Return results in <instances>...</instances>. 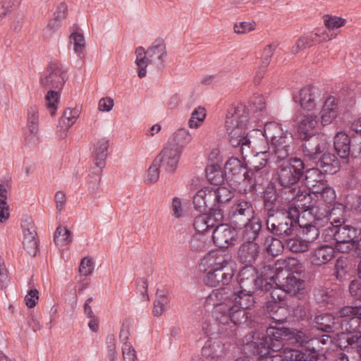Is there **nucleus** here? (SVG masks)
<instances>
[{
	"label": "nucleus",
	"mask_w": 361,
	"mask_h": 361,
	"mask_svg": "<svg viewBox=\"0 0 361 361\" xmlns=\"http://www.w3.org/2000/svg\"><path fill=\"white\" fill-rule=\"evenodd\" d=\"M288 302L285 295H280L272 291L271 299L264 305V311L271 319L266 331L259 329L247 333L243 338L242 350L244 353L250 355H260L263 356L268 354V341L271 339V328H281L287 322Z\"/></svg>",
	"instance_id": "1"
},
{
	"label": "nucleus",
	"mask_w": 361,
	"mask_h": 361,
	"mask_svg": "<svg viewBox=\"0 0 361 361\" xmlns=\"http://www.w3.org/2000/svg\"><path fill=\"white\" fill-rule=\"evenodd\" d=\"M223 288L214 290L208 297V300H213L214 310L212 316L214 323L211 325V330H216L212 334H216L221 338H233L236 335L237 326L245 325L248 327L251 314L249 309H242L231 305L230 303H224L227 297H224Z\"/></svg>",
	"instance_id": "2"
},
{
	"label": "nucleus",
	"mask_w": 361,
	"mask_h": 361,
	"mask_svg": "<svg viewBox=\"0 0 361 361\" xmlns=\"http://www.w3.org/2000/svg\"><path fill=\"white\" fill-rule=\"evenodd\" d=\"M263 216L268 231L274 236L284 238L293 235L299 224L300 212L294 204H286Z\"/></svg>",
	"instance_id": "3"
},
{
	"label": "nucleus",
	"mask_w": 361,
	"mask_h": 361,
	"mask_svg": "<svg viewBox=\"0 0 361 361\" xmlns=\"http://www.w3.org/2000/svg\"><path fill=\"white\" fill-rule=\"evenodd\" d=\"M227 119H231V123L234 126V129L229 133V142L245 159L252 153L249 133L243 132L249 121V112L245 105L239 104L232 107L228 112ZM228 122L227 120L226 123Z\"/></svg>",
	"instance_id": "4"
},
{
	"label": "nucleus",
	"mask_w": 361,
	"mask_h": 361,
	"mask_svg": "<svg viewBox=\"0 0 361 361\" xmlns=\"http://www.w3.org/2000/svg\"><path fill=\"white\" fill-rule=\"evenodd\" d=\"M67 80L66 70L61 64L52 61L49 63L44 76L39 79L42 87L49 90L45 97L46 105L52 116L56 114L60 97L59 92L56 90L62 89Z\"/></svg>",
	"instance_id": "5"
},
{
	"label": "nucleus",
	"mask_w": 361,
	"mask_h": 361,
	"mask_svg": "<svg viewBox=\"0 0 361 361\" xmlns=\"http://www.w3.org/2000/svg\"><path fill=\"white\" fill-rule=\"evenodd\" d=\"M305 146V159L314 164L325 174L334 175L341 169V161L338 157L329 152V144L325 140H313Z\"/></svg>",
	"instance_id": "6"
},
{
	"label": "nucleus",
	"mask_w": 361,
	"mask_h": 361,
	"mask_svg": "<svg viewBox=\"0 0 361 361\" xmlns=\"http://www.w3.org/2000/svg\"><path fill=\"white\" fill-rule=\"evenodd\" d=\"M305 274V269L302 264L298 260L290 262L283 269H281L276 276L279 289L284 293L302 299L307 296L306 282L302 279Z\"/></svg>",
	"instance_id": "7"
},
{
	"label": "nucleus",
	"mask_w": 361,
	"mask_h": 361,
	"mask_svg": "<svg viewBox=\"0 0 361 361\" xmlns=\"http://www.w3.org/2000/svg\"><path fill=\"white\" fill-rule=\"evenodd\" d=\"M304 161L298 157H290L278 166L276 182L288 194L298 187V184L305 173Z\"/></svg>",
	"instance_id": "8"
},
{
	"label": "nucleus",
	"mask_w": 361,
	"mask_h": 361,
	"mask_svg": "<svg viewBox=\"0 0 361 361\" xmlns=\"http://www.w3.org/2000/svg\"><path fill=\"white\" fill-rule=\"evenodd\" d=\"M271 154L269 151L257 152L254 159L244 171V182H246L250 191L257 190V187H262L269 179V169L267 165L271 163Z\"/></svg>",
	"instance_id": "9"
},
{
	"label": "nucleus",
	"mask_w": 361,
	"mask_h": 361,
	"mask_svg": "<svg viewBox=\"0 0 361 361\" xmlns=\"http://www.w3.org/2000/svg\"><path fill=\"white\" fill-rule=\"evenodd\" d=\"M135 54L137 75L139 78H142L146 76L148 63L155 65L157 68L164 67V58L166 56V45L162 39L158 38L147 51L142 47H137Z\"/></svg>",
	"instance_id": "10"
},
{
	"label": "nucleus",
	"mask_w": 361,
	"mask_h": 361,
	"mask_svg": "<svg viewBox=\"0 0 361 361\" xmlns=\"http://www.w3.org/2000/svg\"><path fill=\"white\" fill-rule=\"evenodd\" d=\"M334 149L343 164L348 163L350 157H361V135L338 132L334 137Z\"/></svg>",
	"instance_id": "11"
},
{
	"label": "nucleus",
	"mask_w": 361,
	"mask_h": 361,
	"mask_svg": "<svg viewBox=\"0 0 361 361\" xmlns=\"http://www.w3.org/2000/svg\"><path fill=\"white\" fill-rule=\"evenodd\" d=\"M269 332L271 333V339L267 342L268 354L271 349L274 351H279L282 349L284 341L298 344L300 346H304L310 341L309 337L303 331L286 326L281 328H271Z\"/></svg>",
	"instance_id": "12"
},
{
	"label": "nucleus",
	"mask_w": 361,
	"mask_h": 361,
	"mask_svg": "<svg viewBox=\"0 0 361 361\" xmlns=\"http://www.w3.org/2000/svg\"><path fill=\"white\" fill-rule=\"evenodd\" d=\"M276 183V182L270 180L263 190L262 196V216L272 213L276 209L286 206V204H280L279 200H284L287 202L288 193L282 187L277 188Z\"/></svg>",
	"instance_id": "13"
},
{
	"label": "nucleus",
	"mask_w": 361,
	"mask_h": 361,
	"mask_svg": "<svg viewBox=\"0 0 361 361\" xmlns=\"http://www.w3.org/2000/svg\"><path fill=\"white\" fill-rule=\"evenodd\" d=\"M344 210V205L341 203H335L334 207L328 206L324 203H318L316 202L308 209L304 211L302 214V219H307L314 224L322 225V223L327 221L329 217L334 215L341 214Z\"/></svg>",
	"instance_id": "14"
},
{
	"label": "nucleus",
	"mask_w": 361,
	"mask_h": 361,
	"mask_svg": "<svg viewBox=\"0 0 361 361\" xmlns=\"http://www.w3.org/2000/svg\"><path fill=\"white\" fill-rule=\"evenodd\" d=\"M254 214L255 211L251 202L239 199L230 207L228 212V220L231 225L240 229Z\"/></svg>",
	"instance_id": "15"
},
{
	"label": "nucleus",
	"mask_w": 361,
	"mask_h": 361,
	"mask_svg": "<svg viewBox=\"0 0 361 361\" xmlns=\"http://www.w3.org/2000/svg\"><path fill=\"white\" fill-rule=\"evenodd\" d=\"M336 317L338 323V329L353 334L357 322L361 317V305H343L336 310Z\"/></svg>",
	"instance_id": "16"
},
{
	"label": "nucleus",
	"mask_w": 361,
	"mask_h": 361,
	"mask_svg": "<svg viewBox=\"0 0 361 361\" xmlns=\"http://www.w3.org/2000/svg\"><path fill=\"white\" fill-rule=\"evenodd\" d=\"M317 124V116L313 114H307L298 122L296 135L301 140V148L302 153H305V146L307 143H311V140H322L319 135L316 133L315 127Z\"/></svg>",
	"instance_id": "17"
},
{
	"label": "nucleus",
	"mask_w": 361,
	"mask_h": 361,
	"mask_svg": "<svg viewBox=\"0 0 361 361\" xmlns=\"http://www.w3.org/2000/svg\"><path fill=\"white\" fill-rule=\"evenodd\" d=\"M236 284L233 287L248 293H256L258 281H260L258 269L255 266H244L238 271Z\"/></svg>",
	"instance_id": "18"
},
{
	"label": "nucleus",
	"mask_w": 361,
	"mask_h": 361,
	"mask_svg": "<svg viewBox=\"0 0 361 361\" xmlns=\"http://www.w3.org/2000/svg\"><path fill=\"white\" fill-rule=\"evenodd\" d=\"M212 240L219 248L228 249L238 243L236 228L227 224H219L212 231Z\"/></svg>",
	"instance_id": "19"
},
{
	"label": "nucleus",
	"mask_w": 361,
	"mask_h": 361,
	"mask_svg": "<svg viewBox=\"0 0 361 361\" xmlns=\"http://www.w3.org/2000/svg\"><path fill=\"white\" fill-rule=\"evenodd\" d=\"M293 99L298 102L304 110L311 111L322 102V91L314 85H308L302 87L298 95L293 97Z\"/></svg>",
	"instance_id": "20"
},
{
	"label": "nucleus",
	"mask_w": 361,
	"mask_h": 361,
	"mask_svg": "<svg viewBox=\"0 0 361 361\" xmlns=\"http://www.w3.org/2000/svg\"><path fill=\"white\" fill-rule=\"evenodd\" d=\"M213 259L212 267L228 273H235L236 263L229 249L219 248L209 253Z\"/></svg>",
	"instance_id": "21"
},
{
	"label": "nucleus",
	"mask_w": 361,
	"mask_h": 361,
	"mask_svg": "<svg viewBox=\"0 0 361 361\" xmlns=\"http://www.w3.org/2000/svg\"><path fill=\"white\" fill-rule=\"evenodd\" d=\"M336 243L335 247L338 251L348 250L347 245L354 239L357 238L360 234L359 230L350 225L345 224V220L340 219V223L337 224Z\"/></svg>",
	"instance_id": "22"
},
{
	"label": "nucleus",
	"mask_w": 361,
	"mask_h": 361,
	"mask_svg": "<svg viewBox=\"0 0 361 361\" xmlns=\"http://www.w3.org/2000/svg\"><path fill=\"white\" fill-rule=\"evenodd\" d=\"M180 157V153L165 145L160 153L155 157V164H158L166 171L173 173L177 169Z\"/></svg>",
	"instance_id": "23"
},
{
	"label": "nucleus",
	"mask_w": 361,
	"mask_h": 361,
	"mask_svg": "<svg viewBox=\"0 0 361 361\" xmlns=\"http://www.w3.org/2000/svg\"><path fill=\"white\" fill-rule=\"evenodd\" d=\"M255 293L245 292L242 289L233 287V293L230 296L227 297L226 300H223L224 303H230L237 307H241L242 309L251 310L256 303Z\"/></svg>",
	"instance_id": "24"
},
{
	"label": "nucleus",
	"mask_w": 361,
	"mask_h": 361,
	"mask_svg": "<svg viewBox=\"0 0 361 361\" xmlns=\"http://www.w3.org/2000/svg\"><path fill=\"white\" fill-rule=\"evenodd\" d=\"M243 161L236 157L229 158L225 164V176L226 180L234 182H240L241 180L244 181V171L249 166L250 161H245V159H243Z\"/></svg>",
	"instance_id": "25"
},
{
	"label": "nucleus",
	"mask_w": 361,
	"mask_h": 361,
	"mask_svg": "<svg viewBox=\"0 0 361 361\" xmlns=\"http://www.w3.org/2000/svg\"><path fill=\"white\" fill-rule=\"evenodd\" d=\"M289 193L290 195L288 194L287 195V204H290V202L295 200L298 204L295 207L302 211L300 215L315 202L312 197V194H314L312 190L308 188L301 189L300 187H297Z\"/></svg>",
	"instance_id": "26"
},
{
	"label": "nucleus",
	"mask_w": 361,
	"mask_h": 361,
	"mask_svg": "<svg viewBox=\"0 0 361 361\" xmlns=\"http://www.w3.org/2000/svg\"><path fill=\"white\" fill-rule=\"evenodd\" d=\"M259 254L260 246L256 242L245 240L238 250L239 262L245 266H254Z\"/></svg>",
	"instance_id": "27"
},
{
	"label": "nucleus",
	"mask_w": 361,
	"mask_h": 361,
	"mask_svg": "<svg viewBox=\"0 0 361 361\" xmlns=\"http://www.w3.org/2000/svg\"><path fill=\"white\" fill-rule=\"evenodd\" d=\"M109 146V140L106 138L100 139L96 145L94 159L96 168H93V170H96L95 173H97V177L94 180L95 185H98L101 179V172L106 164Z\"/></svg>",
	"instance_id": "28"
},
{
	"label": "nucleus",
	"mask_w": 361,
	"mask_h": 361,
	"mask_svg": "<svg viewBox=\"0 0 361 361\" xmlns=\"http://www.w3.org/2000/svg\"><path fill=\"white\" fill-rule=\"evenodd\" d=\"M314 326L326 333H334L339 331L336 311L334 313H323L314 319Z\"/></svg>",
	"instance_id": "29"
},
{
	"label": "nucleus",
	"mask_w": 361,
	"mask_h": 361,
	"mask_svg": "<svg viewBox=\"0 0 361 361\" xmlns=\"http://www.w3.org/2000/svg\"><path fill=\"white\" fill-rule=\"evenodd\" d=\"M233 276V273L226 272L212 267L204 276L203 281L206 286L210 287L224 286L230 283Z\"/></svg>",
	"instance_id": "30"
},
{
	"label": "nucleus",
	"mask_w": 361,
	"mask_h": 361,
	"mask_svg": "<svg viewBox=\"0 0 361 361\" xmlns=\"http://www.w3.org/2000/svg\"><path fill=\"white\" fill-rule=\"evenodd\" d=\"M192 137L186 128H179L173 133L165 144L182 154L185 147L192 141Z\"/></svg>",
	"instance_id": "31"
},
{
	"label": "nucleus",
	"mask_w": 361,
	"mask_h": 361,
	"mask_svg": "<svg viewBox=\"0 0 361 361\" xmlns=\"http://www.w3.org/2000/svg\"><path fill=\"white\" fill-rule=\"evenodd\" d=\"M209 187H204L199 190L193 196V207L200 213H207L209 210L214 208L212 197L211 196Z\"/></svg>",
	"instance_id": "32"
},
{
	"label": "nucleus",
	"mask_w": 361,
	"mask_h": 361,
	"mask_svg": "<svg viewBox=\"0 0 361 361\" xmlns=\"http://www.w3.org/2000/svg\"><path fill=\"white\" fill-rule=\"evenodd\" d=\"M224 346L219 341H207L201 351L202 361H218L223 355Z\"/></svg>",
	"instance_id": "33"
},
{
	"label": "nucleus",
	"mask_w": 361,
	"mask_h": 361,
	"mask_svg": "<svg viewBox=\"0 0 361 361\" xmlns=\"http://www.w3.org/2000/svg\"><path fill=\"white\" fill-rule=\"evenodd\" d=\"M242 228L243 230V238L246 241L255 242L259 238L262 228V221L259 216L253 215Z\"/></svg>",
	"instance_id": "34"
},
{
	"label": "nucleus",
	"mask_w": 361,
	"mask_h": 361,
	"mask_svg": "<svg viewBox=\"0 0 361 361\" xmlns=\"http://www.w3.org/2000/svg\"><path fill=\"white\" fill-rule=\"evenodd\" d=\"M314 299L321 306L331 309L336 302V296L332 289L322 286L315 287L313 290Z\"/></svg>",
	"instance_id": "35"
},
{
	"label": "nucleus",
	"mask_w": 361,
	"mask_h": 361,
	"mask_svg": "<svg viewBox=\"0 0 361 361\" xmlns=\"http://www.w3.org/2000/svg\"><path fill=\"white\" fill-rule=\"evenodd\" d=\"M214 207L221 208L224 204L229 202L233 197V192L224 186L209 187Z\"/></svg>",
	"instance_id": "36"
},
{
	"label": "nucleus",
	"mask_w": 361,
	"mask_h": 361,
	"mask_svg": "<svg viewBox=\"0 0 361 361\" xmlns=\"http://www.w3.org/2000/svg\"><path fill=\"white\" fill-rule=\"evenodd\" d=\"M286 249L294 253L305 252L308 250L309 245L305 239L298 235H289L284 238Z\"/></svg>",
	"instance_id": "37"
},
{
	"label": "nucleus",
	"mask_w": 361,
	"mask_h": 361,
	"mask_svg": "<svg viewBox=\"0 0 361 361\" xmlns=\"http://www.w3.org/2000/svg\"><path fill=\"white\" fill-rule=\"evenodd\" d=\"M334 250L329 245H322L314 251L312 257V262L317 266L326 264L334 257Z\"/></svg>",
	"instance_id": "38"
},
{
	"label": "nucleus",
	"mask_w": 361,
	"mask_h": 361,
	"mask_svg": "<svg viewBox=\"0 0 361 361\" xmlns=\"http://www.w3.org/2000/svg\"><path fill=\"white\" fill-rule=\"evenodd\" d=\"M285 239L274 235L268 236L265 239L266 252L272 257L280 255L286 249V245L283 243Z\"/></svg>",
	"instance_id": "39"
},
{
	"label": "nucleus",
	"mask_w": 361,
	"mask_h": 361,
	"mask_svg": "<svg viewBox=\"0 0 361 361\" xmlns=\"http://www.w3.org/2000/svg\"><path fill=\"white\" fill-rule=\"evenodd\" d=\"M308 295L292 307V314L297 321L308 320L311 317L310 304L307 300Z\"/></svg>",
	"instance_id": "40"
},
{
	"label": "nucleus",
	"mask_w": 361,
	"mask_h": 361,
	"mask_svg": "<svg viewBox=\"0 0 361 361\" xmlns=\"http://www.w3.org/2000/svg\"><path fill=\"white\" fill-rule=\"evenodd\" d=\"M206 178L214 185H218L224 182L225 173H224L221 166L218 164H211L205 168Z\"/></svg>",
	"instance_id": "41"
},
{
	"label": "nucleus",
	"mask_w": 361,
	"mask_h": 361,
	"mask_svg": "<svg viewBox=\"0 0 361 361\" xmlns=\"http://www.w3.org/2000/svg\"><path fill=\"white\" fill-rule=\"evenodd\" d=\"M298 226L302 229V233L305 235V240L309 244L310 242L315 240L319 235V227L322 225L314 224L311 221H307L305 223L302 222V219H300Z\"/></svg>",
	"instance_id": "42"
},
{
	"label": "nucleus",
	"mask_w": 361,
	"mask_h": 361,
	"mask_svg": "<svg viewBox=\"0 0 361 361\" xmlns=\"http://www.w3.org/2000/svg\"><path fill=\"white\" fill-rule=\"evenodd\" d=\"M38 108L37 106H32L27 110V126L30 130L28 137L35 140L38 132Z\"/></svg>",
	"instance_id": "43"
},
{
	"label": "nucleus",
	"mask_w": 361,
	"mask_h": 361,
	"mask_svg": "<svg viewBox=\"0 0 361 361\" xmlns=\"http://www.w3.org/2000/svg\"><path fill=\"white\" fill-rule=\"evenodd\" d=\"M284 132L281 124L276 122H268L264 125L263 135L269 145L283 135Z\"/></svg>",
	"instance_id": "44"
},
{
	"label": "nucleus",
	"mask_w": 361,
	"mask_h": 361,
	"mask_svg": "<svg viewBox=\"0 0 361 361\" xmlns=\"http://www.w3.org/2000/svg\"><path fill=\"white\" fill-rule=\"evenodd\" d=\"M322 175L324 174L317 166L307 169L304 173L305 184L307 188L313 190L317 186V183H322Z\"/></svg>",
	"instance_id": "45"
},
{
	"label": "nucleus",
	"mask_w": 361,
	"mask_h": 361,
	"mask_svg": "<svg viewBox=\"0 0 361 361\" xmlns=\"http://www.w3.org/2000/svg\"><path fill=\"white\" fill-rule=\"evenodd\" d=\"M207 216L208 217V219L206 220L209 226V230H214L217 225L223 224L224 211L222 208L214 207L207 212Z\"/></svg>",
	"instance_id": "46"
},
{
	"label": "nucleus",
	"mask_w": 361,
	"mask_h": 361,
	"mask_svg": "<svg viewBox=\"0 0 361 361\" xmlns=\"http://www.w3.org/2000/svg\"><path fill=\"white\" fill-rule=\"evenodd\" d=\"M322 185V187L321 190L313 189L312 192L314 195H316V194H320V197L325 202L324 204L328 206H331V208H332L335 203H338L337 202H335L336 197V192L333 188L327 186L326 184Z\"/></svg>",
	"instance_id": "47"
},
{
	"label": "nucleus",
	"mask_w": 361,
	"mask_h": 361,
	"mask_svg": "<svg viewBox=\"0 0 361 361\" xmlns=\"http://www.w3.org/2000/svg\"><path fill=\"white\" fill-rule=\"evenodd\" d=\"M76 30H74L70 35V42L73 44L74 52L80 56L85 47V37L82 33L79 32L78 25H75Z\"/></svg>",
	"instance_id": "48"
},
{
	"label": "nucleus",
	"mask_w": 361,
	"mask_h": 361,
	"mask_svg": "<svg viewBox=\"0 0 361 361\" xmlns=\"http://www.w3.org/2000/svg\"><path fill=\"white\" fill-rule=\"evenodd\" d=\"M72 240L71 232L66 227L59 226L56 228L54 234V243L60 246L69 244Z\"/></svg>",
	"instance_id": "49"
},
{
	"label": "nucleus",
	"mask_w": 361,
	"mask_h": 361,
	"mask_svg": "<svg viewBox=\"0 0 361 361\" xmlns=\"http://www.w3.org/2000/svg\"><path fill=\"white\" fill-rule=\"evenodd\" d=\"M271 322V319H270L269 316L267 314V312H264L262 314L257 313L256 314L252 315L249 322V328H259V329H265L267 330V327L269 326V324Z\"/></svg>",
	"instance_id": "50"
},
{
	"label": "nucleus",
	"mask_w": 361,
	"mask_h": 361,
	"mask_svg": "<svg viewBox=\"0 0 361 361\" xmlns=\"http://www.w3.org/2000/svg\"><path fill=\"white\" fill-rule=\"evenodd\" d=\"M348 272V262L345 257H338L334 264V275L339 281H343Z\"/></svg>",
	"instance_id": "51"
},
{
	"label": "nucleus",
	"mask_w": 361,
	"mask_h": 361,
	"mask_svg": "<svg viewBox=\"0 0 361 361\" xmlns=\"http://www.w3.org/2000/svg\"><path fill=\"white\" fill-rule=\"evenodd\" d=\"M190 248L195 252H204L208 248V243L204 234H196L190 240Z\"/></svg>",
	"instance_id": "52"
},
{
	"label": "nucleus",
	"mask_w": 361,
	"mask_h": 361,
	"mask_svg": "<svg viewBox=\"0 0 361 361\" xmlns=\"http://www.w3.org/2000/svg\"><path fill=\"white\" fill-rule=\"evenodd\" d=\"M348 292L354 300L361 302V274H360V271H357V278L349 283Z\"/></svg>",
	"instance_id": "53"
},
{
	"label": "nucleus",
	"mask_w": 361,
	"mask_h": 361,
	"mask_svg": "<svg viewBox=\"0 0 361 361\" xmlns=\"http://www.w3.org/2000/svg\"><path fill=\"white\" fill-rule=\"evenodd\" d=\"M206 117V110L204 107L198 106L195 109L188 121L190 128H197L204 121Z\"/></svg>",
	"instance_id": "54"
},
{
	"label": "nucleus",
	"mask_w": 361,
	"mask_h": 361,
	"mask_svg": "<svg viewBox=\"0 0 361 361\" xmlns=\"http://www.w3.org/2000/svg\"><path fill=\"white\" fill-rule=\"evenodd\" d=\"M274 152V155L276 157V162L287 160L290 152L292 149L290 144L286 145H271Z\"/></svg>",
	"instance_id": "55"
},
{
	"label": "nucleus",
	"mask_w": 361,
	"mask_h": 361,
	"mask_svg": "<svg viewBox=\"0 0 361 361\" xmlns=\"http://www.w3.org/2000/svg\"><path fill=\"white\" fill-rule=\"evenodd\" d=\"M325 26L329 30H334L345 25L346 20L336 16L324 15L323 16Z\"/></svg>",
	"instance_id": "56"
},
{
	"label": "nucleus",
	"mask_w": 361,
	"mask_h": 361,
	"mask_svg": "<svg viewBox=\"0 0 361 361\" xmlns=\"http://www.w3.org/2000/svg\"><path fill=\"white\" fill-rule=\"evenodd\" d=\"M280 355L286 361H304L305 359V354L302 351L293 348H284Z\"/></svg>",
	"instance_id": "57"
},
{
	"label": "nucleus",
	"mask_w": 361,
	"mask_h": 361,
	"mask_svg": "<svg viewBox=\"0 0 361 361\" xmlns=\"http://www.w3.org/2000/svg\"><path fill=\"white\" fill-rule=\"evenodd\" d=\"M281 269L282 268L280 267L277 268L275 265L272 264L264 265L260 269V274L259 273V276L263 279L271 281L274 280V281H276V276Z\"/></svg>",
	"instance_id": "58"
},
{
	"label": "nucleus",
	"mask_w": 361,
	"mask_h": 361,
	"mask_svg": "<svg viewBox=\"0 0 361 361\" xmlns=\"http://www.w3.org/2000/svg\"><path fill=\"white\" fill-rule=\"evenodd\" d=\"M340 223V219H334V222H331L329 226L323 229L322 233V238L325 242L334 241V244L336 243L337 233V224Z\"/></svg>",
	"instance_id": "59"
},
{
	"label": "nucleus",
	"mask_w": 361,
	"mask_h": 361,
	"mask_svg": "<svg viewBox=\"0 0 361 361\" xmlns=\"http://www.w3.org/2000/svg\"><path fill=\"white\" fill-rule=\"evenodd\" d=\"M78 115V109L67 108L64 110L60 121L65 124L66 129H68L76 121Z\"/></svg>",
	"instance_id": "60"
},
{
	"label": "nucleus",
	"mask_w": 361,
	"mask_h": 361,
	"mask_svg": "<svg viewBox=\"0 0 361 361\" xmlns=\"http://www.w3.org/2000/svg\"><path fill=\"white\" fill-rule=\"evenodd\" d=\"M206 219H208L207 213H200V214L197 215L194 219V228L200 234H204L209 231V226Z\"/></svg>",
	"instance_id": "61"
},
{
	"label": "nucleus",
	"mask_w": 361,
	"mask_h": 361,
	"mask_svg": "<svg viewBox=\"0 0 361 361\" xmlns=\"http://www.w3.org/2000/svg\"><path fill=\"white\" fill-rule=\"evenodd\" d=\"M23 246L27 252L32 257L36 256L39 252V240L31 239L30 236L24 237Z\"/></svg>",
	"instance_id": "62"
},
{
	"label": "nucleus",
	"mask_w": 361,
	"mask_h": 361,
	"mask_svg": "<svg viewBox=\"0 0 361 361\" xmlns=\"http://www.w3.org/2000/svg\"><path fill=\"white\" fill-rule=\"evenodd\" d=\"M347 246L348 250H341L340 252L361 257V238H354Z\"/></svg>",
	"instance_id": "63"
},
{
	"label": "nucleus",
	"mask_w": 361,
	"mask_h": 361,
	"mask_svg": "<svg viewBox=\"0 0 361 361\" xmlns=\"http://www.w3.org/2000/svg\"><path fill=\"white\" fill-rule=\"evenodd\" d=\"M303 353L304 361H323L324 358V355L319 353L314 348H307Z\"/></svg>",
	"instance_id": "64"
}]
</instances>
